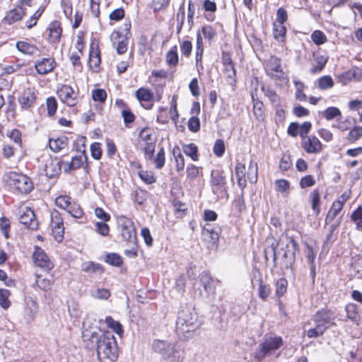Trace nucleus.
I'll return each instance as SVG.
<instances>
[{
	"instance_id": "obj_1",
	"label": "nucleus",
	"mask_w": 362,
	"mask_h": 362,
	"mask_svg": "<svg viewBox=\"0 0 362 362\" xmlns=\"http://www.w3.org/2000/svg\"><path fill=\"white\" fill-rule=\"evenodd\" d=\"M83 341L87 349H95L100 362H115L118 356L117 344L110 332L99 334L97 332H84Z\"/></svg>"
},
{
	"instance_id": "obj_2",
	"label": "nucleus",
	"mask_w": 362,
	"mask_h": 362,
	"mask_svg": "<svg viewBox=\"0 0 362 362\" xmlns=\"http://www.w3.org/2000/svg\"><path fill=\"white\" fill-rule=\"evenodd\" d=\"M199 327L197 313L189 308H181L176 320V333L179 338L188 339L193 337L194 331Z\"/></svg>"
},
{
	"instance_id": "obj_3",
	"label": "nucleus",
	"mask_w": 362,
	"mask_h": 362,
	"mask_svg": "<svg viewBox=\"0 0 362 362\" xmlns=\"http://www.w3.org/2000/svg\"><path fill=\"white\" fill-rule=\"evenodd\" d=\"M336 315L334 312L327 309H321L313 316L312 320L315 322V327L307 331L309 338H317L322 336L325 331L332 326H335Z\"/></svg>"
},
{
	"instance_id": "obj_4",
	"label": "nucleus",
	"mask_w": 362,
	"mask_h": 362,
	"mask_svg": "<svg viewBox=\"0 0 362 362\" xmlns=\"http://www.w3.org/2000/svg\"><path fill=\"white\" fill-rule=\"evenodd\" d=\"M283 344V339L279 336L265 335L254 353L255 360L257 362H262L266 357L272 356L279 349Z\"/></svg>"
},
{
	"instance_id": "obj_5",
	"label": "nucleus",
	"mask_w": 362,
	"mask_h": 362,
	"mask_svg": "<svg viewBox=\"0 0 362 362\" xmlns=\"http://www.w3.org/2000/svg\"><path fill=\"white\" fill-rule=\"evenodd\" d=\"M151 349L153 352L159 354L161 360L180 357V349L175 341L156 339L152 341Z\"/></svg>"
},
{
	"instance_id": "obj_6",
	"label": "nucleus",
	"mask_w": 362,
	"mask_h": 362,
	"mask_svg": "<svg viewBox=\"0 0 362 362\" xmlns=\"http://www.w3.org/2000/svg\"><path fill=\"white\" fill-rule=\"evenodd\" d=\"M209 184L211 192L218 199H227V180L224 172L220 170H214L211 173Z\"/></svg>"
},
{
	"instance_id": "obj_7",
	"label": "nucleus",
	"mask_w": 362,
	"mask_h": 362,
	"mask_svg": "<svg viewBox=\"0 0 362 362\" xmlns=\"http://www.w3.org/2000/svg\"><path fill=\"white\" fill-rule=\"evenodd\" d=\"M139 138L146 160H152L154 155L156 138L153 136V131L149 127L141 129Z\"/></svg>"
},
{
	"instance_id": "obj_8",
	"label": "nucleus",
	"mask_w": 362,
	"mask_h": 362,
	"mask_svg": "<svg viewBox=\"0 0 362 362\" xmlns=\"http://www.w3.org/2000/svg\"><path fill=\"white\" fill-rule=\"evenodd\" d=\"M10 185L21 194H29L34 188L32 180L24 174L11 172L9 173Z\"/></svg>"
},
{
	"instance_id": "obj_9",
	"label": "nucleus",
	"mask_w": 362,
	"mask_h": 362,
	"mask_svg": "<svg viewBox=\"0 0 362 362\" xmlns=\"http://www.w3.org/2000/svg\"><path fill=\"white\" fill-rule=\"evenodd\" d=\"M264 69L266 74L272 80L284 81L286 78V74L281 66V60L276 56H271L264 62Z\"/></svg>"
},
{
	"instance_id": "obj_10",
	"label": "nucleus",
	"mask_w": 362,
	"mask_h": 362,
	"mask_svg": "<svg viewBox=\"0 0 362 362\" xmlns=\"http://www.w3.org/2000/svg\"><path fill=\"white\" fill-rule=\"evenodd\" d=\"M298 251V243L293 238L286 237V246L283 254L284 265L286 269H292L296 262V253Z\"/></svg>"
},
{
	"instance_id": "obj_11",
	"label": "nucleus",
	"mask_w": 362,
	"mask_h": 362,
	"mask_svg": "<svg viewBox=\"0 0 362 362\" xmlns=\"http://www.w3.org/2000/svg\"><path fill=\"white\" fill-rule=\"evenodd\" d=\"M50 218V228L54 238L57 242H61L64 238V233L63 219L59 212L57 210H54L51 212Z\"/></svg>"
},
{
	"instance_id": "obj_12",
	"label": "nucleus",
	"mask_w": 362,
	"mask_h": 362,
	"mask_svg": "<svg viewBox=\"0 0 362 362\" xmlns=\"http://www.w3.org/2000/svg\"><path fill=\"white\" fill-rule=\"evenodd\" d=\"M57 95L60 100L69 107L75 106L78 103L77 93L69 85H62L57 90Z\"/></svg>"
},
{
	"instance_id": "obj_13",
	"label": "nucleus",
	"mask_w": 362,
	"mask_h": 362,
	"mask_svg": "<svg viewBox=\"0 0 362 362\" xmlns=\"http://www.w3.org/2000/svg\"><path fill=\"white\" fill-rule=\"evenodd\" d=\"M33 259L35 265L42 268L45 271L48 272L54 267L52 262L49 259L46 253L39 247H35Z\"/></svg>"
},
{
	"instance_id": "obj_14",
	"label": "nucleus",
	"mask_w": 362,
	"mask_h": 362,
	"mask_svg": "<svg viewBox=\"0 0 362 362\" xmlns=\"http://www.w3.org/2000/svg\"><path fill=\"white\" fill-rule=\"evenodd\" d=\"M303 149L308 153H318L322 151V144L315 136H308L302 142Z\"/></svg>"
},
{
	"instance_id": "obj_15",
	"label": "nucleus",
	"mask_w": 362,
	"mask_h": 362,
	"mask_svg": "<svg viewBox=\"0 0 362 362\" xmlns=\"http://www.w3.org/2000/svg\"><path fill=\"white\" fill-rule=\"evenodd\" d=\"M25 15V12L22 6H18L7 13L3 21L6 24L12 25L21 20Z\"/></svg>"
},
{
	"instance_id": "obj_16",
	"label": "nucleus",
	"mask_w": 362,
	"mask_h": 362,
	"mask_svg": "<svg viewBox=\"0 0 362 362\" xmlns=\"http://www.w3.org/2000/svg\"><path fill=\"white\" fill-rule=\"evenodd\" d=\"M20 222L25 225L28 228L35 230L37 228V221L33 210L26 209L19 218Z\"/></svg>"
},
{
	"instance_id": "obj_17",
	"label": "nucleus",
	"mask_w": 362,
	"mask_h": 362,
	"mask_svg": "<svg viewBox=\"0 0 362 362\" xmlns=\"http://www.w3.org/2000/svg\"><path fill=\"white\" fill-rule=\"evenodd\" d=\"M49 31V40L52 43H58L62 33L61 24L57 21L51 22L47 28Z\"/></svg>"
},
{
	"instance_id": "obj_18",
	"label": "nucleus",
	"mask_w": 362,
	"mask_h": 362,
	"mask_svg": "<svg viewBox=\"0 0 362 362\" xmlns=\"http://www.w3.org/2000/svg\"><path fill=\"white\" fill-rule=\"evenodd\" d=\"M36 100L35 93L30 89L25 90L18 98V102L23 109H28L32 107Z\"/></svg>"
},
{
	"instance_id": "obj_19",
	"label": "nucleus",
	"mask_w": 362,
	"mask_h": 362,
	"mask_svg": "<svg viewBox=\"0 0 362 362\" xmlns=\"http://www.w3.org/2000/svg\"><path fill=\"white\" fill-rule=\"evenodd\" d=\"M54 65L55 62L53 58H43L35 63V69L38 74H46L54 69Z\"/></svg>"
},
{
	"instance_id": "obj_20",
	"label": "nucleus",
	"mask_w": 362,
	"mask_h": 362,
	"mask_svg": "<svg viewBox=\"0 0 362 362\" xmlns=\"http://www.w3.org/2000/svg\"><path fill=\"white\" fill-rule=\"evenodd\" d=\"M199 281L208 296L215 294V285L208 273L202 272L199 276Z\"/></svg>"
},
{
	"instance_id": "obj_21",
	"label": "nucleus",
	"mask_w": 362,
	"mask_h": 362,
	"mask_svg": "<svg viewBox=\"0 0 362 362\" xmlns=\"http://www.w3.org/2000/svg\"><path fill=\"white\" fill-rule=\"evenodd\" d=\"M61 171V165L57 159L49 158L45 164V175L52 178L57 175Z\"/></svg>"
},
{
	"instance_id": "obj_22",
	"label": "nucleus",
	"mask_w": 362,
	"mask_h": 362,
	"mask_svg": "<svg viewBox=\"0 0 362 362\" xmlns=\"http://www.w3.org/2000/svg\"><path fill=\"white\" fill-rule=\"evenodd\" d=\"M204 52L203 40L199 32L197 33V42H196V66L197 69H203L202 66V56Z\"/></svg>"
},
{
	"instance_id": "obj_23",
	"label": "nucleus",
	"mask_w": 362,
	"mask_h": 362,
	"mask_svg": "<svg viewBox=\"0 0 362 362\" xmlns=\"http://www.w3.org/2000/svg\"><path fill=\"white\" fill-rule=\"evenodd\" d=\"M120 232L124 240L136 245V234L134 225L120 230Z\"/></svg>"
},
{
	"instance_id": "obj_24",
	"label": "nucleus",
	"mask_w": 362,
	"mask_h": 362,
	"mask_svg": "<svg viewBox=\"0 0 362 362\" xmlns=\"http://www.w3.org/2000/svg\"><path fill=\"white\" fill-rule=\"evenodd\" d=\"M67 145V138L66 136L59 137L53 139H50L49 141V146L54 152H59L64 149Z\"/></svg>"
},
{
	"instance_id": "obj_25",
	"label": "nucleus",
	"mask_w": 362,
	"mask_h": 362,
	"mask_svg": "<svg viewBox=\"0 0 362 362\" xmlns=\"http://www.w3.org/2000/svg\"><path fill=\"white\" fill-rule=\"evenodd\" d=\"M16 47L21 52L29 55L34 54L37 50V47L36 46L24 41L17 42Z\"/></svg>"
},
{
	"instance_id": "obj_26",
	"label": "nucleus",
	"mask_w": 362,
	"mask_h": 362,
	"mask_svg": "<svg viewBox=\"0 0 362 362\" xmlns=\"http://www.w3.org/2000/svg\"><path fill=\"white\" fill-rule=\"evenodd\" d=\"M81 267L83 272L89 274H101L103 272L102 266L93 262H84Z\"/></svg>"
},
{
	"instance_id": "obj_27",
	"label": "nucleus",
	"mask_w": 362,
	"mask_h": 362,
	"mask_svg": "<svg viewBox=\"0 0 362 362\" xmlns=\"http://www.w3.org/2000/svg\"><path fill=\"white\" fill-rule=\"evenodd\" d=\"M93 45V43L90 45L89 64L90 66L98 67L100 64V53L98 47L94 48Z\"/></svg>"
},
{
	"instance_id": "obj_28",
	"label": "nucleus",
	"mask_w": 362,
	"mask_h": 362,
	"mask_svg": "<svg viewBox=\"0 0 362 362\" xmlns=\"http://www.w3.org/2000/svg\"><path fill=\"white\" fill-rule=\"evenodd\" d=\"M253 101V112L256 119L262 121L264 118V105L263 103L258 99H255L252 95Z\"/></svg>"
},
{
	"instance_id": "obj_29",
	"label": "nucleus",
	"mask_w": 362,
	"mask_h": 362,
	"mask_svg": "<svg viewBox=\"0 0 362 362\" xmlns=\"http://www.w3.org/2000/svg\"><path fill=\"white\" fill-rule=\"evenodd\" d=\"M35 276V284H37L38 288L43 291H48L51 289L52 286L54 283L52 277L51 279L42 278L41 275L38 274H36Z\"/></svg>"
},
{
	"instance_id": "obj_30",
	"label": "nucleus",
	"mask_w": 362,
	"mask_h": 362,
	"mask_svg": "<svg viewBox=\"0 0 362 362\" xmlns=\"http://www.w3.org/2000/svg\"><path fill=\"white\" fill-rule=\"evenodd\" d=\"M356 124V119L351 117H348L344 120H337V123L332 125L333 127L344 132L351 129Z\"/></svg>"
},
{
	"instance_id": "obj_31",
	"label": "nucleus",
	"mask_w": 362,
	"mask_h": 362,
	"mask_svg": "<svg viewBox=\"0 0 362 362\" xmlns=\"http://www.w3.org/2000/svg\"><path fill=\"white\" fill-rule=\"evenodd\" d=\"M135 95L139 102H150L153 98L152 92L145 88H140L135 92Z\"/></svg>"
},
{
	"instance_id": "obj_32",
	"label": "nucleus",
	"mask_w": 362,
	"mask_h": 362,
	"mask_svg": "<svg viewBox=\"0 0 362 362\" xmlns=\"http://www.w3.org/2000/svg\"><path fill=\"white\" fill-rule=\"evenodd\" d=\"M221 229L218 226H214L210 223L204 226V232L209 234L211 241L216 242L219 239Z\"/></svg>"
},
{
	"instance_id": "obj_33",
	"label": "nucleus",
	"mask_w": 362,
	"mask_h": 362,
	"mask_svg": "<svg viewBox=\"0 0 362 362\" xmlns=\"http://www.w3.org/2000/svg\"><path fill=\"white\" fill-rule=\"evenodd\" d=\"M325 118L329 121L334 119L337 120L341 117V112L337 107H329L323 112Z\"/></svg>"
},
{
	"instance_id": "obj_34",
	"label": "nucleus",
	"mask_w": 362,
	"mask_h": 362,
	"mask_svg": "<svg viewBox=\"0 0 362 362\" xmlns=\"http://www.w3.org/2000/svg\"><path fill=\"white\" fill-rule=\"evenodd\" d=\"M173 154L175 159L177 171H182L185 168V159L180 148L178 147H175L173 150Z\"/></svg>"
},
{
	"instance_id": "obj_35",
	"label": "nucleus",
	"mask_w": 362,
	"mask_h": 362,
	"mask_svg": "<svg viewBox=\"0 0 362 362\" xmlns=\"http://www.w3.org/2000/svg\"><path fill=\"white\" fill-rule=\"evenodd\" d=\"M314 59L317 63V66H315L311 69V72L313 74L319 73L325 67L327 59L325 57L318 54H314Z\"/></svg>"
},
{
	"instance_id": "obj_36",
	"label": "nucleus",
	"mask_w": 362,
	"mask_h": 362,
	"mask_svg": "<svg viewBox=\"0 0 362 362\" xmlns=\"http://www.w3.org/2000/svg\"><path fill=\"white\" fill-rule=\"evenodd\" d=\"M257 172L258 167L257 163L251 160L249 163L248 167V173H247V180L250 183H255L257 181Z\"/></svg>"
},
{
	"instance_id": "obj_37",
	"label": "nucleus",
	"mask_w": 362,
	"mask_h": 362,
	"mask_svg": "<svg viewBox=\"0 0 362 362\" xmlns=\"http://www.w3.org/2000/svg\"><path fill=\"white\" fill-rule=\"evenodd\" d=\"M286 28L283 24L274 23L273 35L278 41L282 42L284 39Z\"/></svg>"
},
{
	"instance_id": "obj_38",
	"label": "nucleus",
	"mask_w": 362,
	"mask_h": 362,
	"mask_svg": "<svg viewBox=\"0 0 362 362\" xmlns=\"http://www.w3.org/2000/svg\"><path fill=\"white\" fill-rule=\"evenodd\" d=\"M183 152L189 156L193 160H198V148L194 144L184 145L182 147Z\"/></svg>"
},
{
	"instance_id": "obj_39",
	"label": "nucleus",
	"mask_w": 362,
	"mask_h": 362,
	"mask_svg": "<svg viewBox=\"0 0 362 362\" xmlns=\"http://www.w3.org/2000/svg\"><path fill=\"white\" fill-rule=\"evenodd\" d=\"M83 158H85L86 159V156L84 153V151L83 152V155L74 156L71 158V162L67 163L68 170L71 171V170H76V169H78L80 167H81L83 163Z\"/></svg>"
},
{
	"instance_id": "obj_40",
	"label": "nucleus",
	"mask_w": 362,
	"mask_h": 362,
	"mask_svg": "<svg viewBox=\"0 0 362 362\" xmlns=\"http://www.w3.org/2000/svg\"><path fill=\"white\" fill-rule=\"evenodd\" d=\"M151 161H153L155 167L157 169H161L165 163V150L163 147H161L157 153L155 158L153 157Z\"/></svg>"
},
{
	"instance_id": "obj_41",
	"label": "nucleus",
	"mask_w": 362,
	"mask_h": 362,
	"mask_svg": "<svg viewBox=\"0 0 362 362\" xmlns=\"http://www.w3.org/2000/svg\"><path fill=\"white\" fill-rule=\"evenodd\" d=\"M105 322L108 327L111 328L116 334L121 336L123 333L122 325L115 321L112 317L109 316L105 318Z\"/></svg>"
},
{
	"instance_id": "obj_42",
	"label": "nucleus",
	"mask_w": 362,
	"mask_h": 362,
	"mask_svg": "<svg viewBox=\"0 0 362 362\" xmlns=\"http://www.w3.org/2000/svg\"><path fill=\"white\" fill-rule=\"evenodd\" d=\"M166 62L169 66H175L178 63L177 46H174L166 54Z\"/></svg>"
},
{
	"instance_id": "obj_43",
	"label": "nucleus",
	"mask_w": 362,
	"mask_h": 362,
	"mask_svg": "<svg viewBox=\"0 0 362 362\" xmlns=\"http://www.w3.org/2000/svg\"><path fill=\"white\" fill-rule=\"evenodd\" d=\"M362 138V127L355 126L349 132L347 139L351 143H354Z\"/></svg>"
},
{
	"instance_id": "obj_44",
	"label": "nucleus",
	"mask_w": 362,
	"mask_h": 362,
	"mask_svg": "<svg viewBox=\"0 0 362 362\" xmlns=\"http://www.w3.org/2000/svg\"><path fill=\"white\" fill-rule=\"evenodd\" d=\"M318 88L321 90H327L334 86V81L329 76H323L317 81Z\"/></svg>"
},
{
	"instance_id": "obj_45",
	"label": "nucleus",
	"mask_w": 362,
	"mask_h": 362,
	"mask_svg": "<svg viewBox=\"0 0 362 362\" xmlns=\"http://www.w3.org/2000/svg\"><path fill=\"white\" fill-rule=\"evenodd\" d=\"M344 206L334 202L326 217V221L331 222L338 215Z\"/></svg>"
},
{
	"instance_id": "obj_46",
	"label": "nucleus",
	"mask_w": 362,
	"mask_h": 362,
	"mask_svg": "<svg viewBox=\"0 0 362 362\" xmlns=\"http://www.w3.org/2000/svg\"><path fill=\"white\" fill-rule=\"evenodd\" d=\"M271 287L269 284H264L262 279L259 280V284L258 287V296L259 297L265 300L271 293Z\"/></svg>"
},
{
	"instance_id": "obj_47",
	"label": "nucleus",
	"mask_w": 362,
	"mask_h": 362,
	"mask_svg": "<svg viewBox=\"0 0 362 362\" xmlns=\"http://www.w3.org/2000/svg\"><path fill=\"white\" fill-rule=\"evenodd\" d=\"M351 220L356 223V228L362 230V206H358L351 214Z\"/></svg>"
},
{
	"instance_id": "obj_48",
	"label": "nucleus",
	"mask_w": 362,
	"mask_h": 362,
	"mask_svg": "<svg viewBox=\"0 0 362 362\" xmlns=\"http://www.w3.org/2000/svg\"><path fill=\"white\" fill-rule=\"evenodd\" d=\"M90 295L97 299L107 300L110 296V292L106 288H98L90 291Z\"/></svg>"
},
{
	"instance_id": "obj_49",
	"label": "nucleus",
	"mask_w": 362,
	"mask_h": 362,
	"mask_svg": "<svg viewBox=\"0 0 362 362\" xmlns=\"http://www.w3.org/2000/svg\"><path fill=\"white\" fill-rule=\"evenodd\" d=\"M310 199H311V204H312V209L314 211L318 214L320 213V196L319 191L317 189H314L311 194H310Z\"/></svg>"
},
{
	"instance_id": "obj_50",
	"label": "nucleus",
	"mask_w": 362,
	"mask_h": 362,
	"mask_svg": "<svg viewBox=\"0 0 362 362\" xmlns=\"http://www.w3.org/2000/svg\"><path fill=\"white\" fill-rule=\"evenodd\" d=\"M10 292L7 289H0V305L4 309H7L11 305V302L8 300Z\"/></svg>"
},
{
	"instance_id": "obj_51",
	"label": "nucleus",
	"mask_w": 362,
	"mask_h": 362,
	"mask_svg": "<svg viewBox=\"0 0 362 362\" xmlns=\"http://www.w3.org/2000/svg\"><path fill=\"white\" fill-rule=\"evenodd\" d=\"M311 39L313 42L317 45H320L327 42V36L321 30H315L311 35Z\"/></svg>"
},
{
	"instance_id": "obj_52",
	"label": "nucleus",
	"mask_w": 362,
	"mask_h": 362,
	"mask_svg": "<svg viewBox=\"0 0 362 362\" xmlns=\"http://www.w3.org/2000/svg\"><path fill=\"white\" fill-rule=\"evenodd\" d=\"M287 281L284 278L279 279L276 283V294L278 297L282 296L287 290Z\"/></svg>"
},
{
	"instance_id": "obj_53",
	"label": "nucleus",
	"mask_w": 362,
	"mask_h": 362,
	"mask_svg": "<svg viewBox=\"0 0 362 362\" xmlns=\"http://www.w3.org/2000/svg\"><path fill=\"white\" fill-rule=\"evenodd\" d=\"M55 204L61 209H66L71 206V197L66 195L59 196L55 199Z\"/></svg>"
},
{
	"instance_id": "obj_54",
	"label": "nucleus",
	"mask_w": 362,
	"mask_h": 362,
	"mask_svg": "<svg viewBox=\"0 0 362 362\" xmlns=\"http://www.w3.org/2000/svg\"><path fill=\"white\" fill-rule=\"evenodd\" d=\"M274 185L276 190L281 194L286 192L290 188L289 182L284 179L276 180Z\"/></svg>"
},
{
	"instance_id": "obj_55",
	"label": "nucleus",
	"mask_w": 362,
	"mask_h": 362,
	"mask_svg": "<svg viewBox=\"0 0 362 362\" xmlns=\"http://www.w3.org/2000/svg\"><path fill=\"white\" fill-rule=\"evenodd\" d=\"M105 261L110 265L120 266L122 264L121 257L115 253L107 254L105 257Z\"/></svg>"
},
{
	"instance_id": "obj_56",
	"label": "nucleus",
	"mask_w": 362,
	"mask_h": 362,
	"mask_svg": "<svg viewBox=\"0 0 362 362\" xmlns=\"http://www.w3.org/2000/svg\"><path fill=\"white\" fill-rule=\"evenodd\" d=\"M225 150L224 141L222 139H217L214 145V153L218 157H221L223 155Z\"/></svg>"
},
{
	"instance_id": "obj_57",
	"label": "nucleus",
	"mask_w": 362,
	"mask_h": 362,
	"mask_svg": "<svg viewBox=\"0 0 362 362\" xmlns=\"http://www.w3.org/2000/svg\"><path fill=\"white\" fill-rule=\"evenodd\" d=\"M92 98L94 101L104 103L107 98V93L103 89H95L92 91Z\"/></svg>"
},
{
	"instance_id": "obj_58",
	"label": "nucleus",
	"mask_w": 362,
	"mask_h": 362,
	"mask_svg": "<svg viewBox=\"0 0 362 362\" xmlns=\"http://www.w3.org/2000/svg\"><path fill=\"white\" fill-rule=\"evenodd\" d=\"M47 113L49 116H52L57 111V103L54 97H49L46 101Z\"/></svg>"
},
{
	"instance_id": "obj_59",
	"label": "nucleus",
	"mask_w": 362,
	"mask_h": 362,
	"mask_svg": "<svg viewBox=\"0 0 362 362\" xmlns=\"http://www.w3.org/2000/svg\"><path fill=\"white\" fill-rule=\"evenodd\" d=\"M90 151L92 157L95 160L100 159L102 156L101 144L98 142H94L90 145Z\"/></svg>"
},
{
	"instance_id": "obj_60",
	"label": "nucleus",
	"mask_w": 362,
	"mask_h": 362,
	"mask_svg": "<svg viewBox=\"0 0 362 362\" xmlns=\"http://www.w3.org/2000/svg\"><path fill=\"white\" fill-rule=\"evenodd\" d=\"M262 89L264 92V94L269 98V100L274 105H279L280 98L275 91L272 90L270 88L265 89L264 87H262Z\"/></svg>"
},
{
	"instance_id": "obj_61",
	"label": "nucleus",
	"mask_w": 362,
	"mask_h": 362,
	"mask_svg": "<svg viewBox=\"0 0 362 362\" xmlns=\"http://www.w3.org/2000/svg\"><path fill=\"white\" fill-rule=\"evenodd\" d=\"M188 129L192 132H197L200 129V121L199 119L196 117H192L188 121Z\"/></svg>"
},
{
	"instance_id": "obj_62",
	"label": "nucleus",
	"mask_w": 362,
	"mask_h": 362,
	"mask_svg": "<svg viewBox=\"0 0 362 362\" xmlns=\"http://www.w3.org/2000/svg\"><path fill=\"white\" fill-rule=\"evenodd\" d=\"M305 255L309 264L315 263L316 252L314 251L313 247L312 245L309 244L305 245Z\"/></svg>"
},
{
	"instance_id": "obj_63",
	"label": "nucleus",
	"mask_w": 362,
	"mask_h": 362,
	"mask_svg": "<svg viewBox=\"0 0 362 362\" xmlns=\"http://www.w3.org/2000/svg\"><path fill=\"white\" fill-rule=\"evenodd\" d=\"M10 229V221L9 220L2 216L0 218V230L2 231L6 238L9 237L8 231Z\"/></svg>"
},
{
	"instance_id": "obj_64",
	"label": "nucleus",
	"mask_w": 362,
	"mask_h": 362,
	"mask_svg": "<svg viewBox=\"0 0 362 362\" xmlns=\"http://www.w3.org/2000/svg\"><path fill=\"white\" fill-rule=\"evenodd\" d=\"M139 175L141 180L146 184H152L156 182V178L152 172L141 171Z\"/></svg>"
}]
</instances>
